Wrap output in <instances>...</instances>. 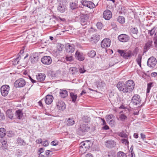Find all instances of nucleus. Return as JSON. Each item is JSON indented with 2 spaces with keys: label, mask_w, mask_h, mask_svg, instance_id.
I'll return each instance as SVG.
<instances>
[{
  "label": "nucleus",
  "mask_w": 157,
  "mask_h": 157,
  "mask_svg": "<svg viewBox=\"0 0 157 157\" xmlns=\"http://www.w3.org/2000/svg\"><path fill=\"white\" fill-rule=\"evenodd\" d=\"M113 116L112 114L109 115L107 116V119H108L107 120H109V121L110 119H111L112 118Z\"/></svg>",
  "instance_id": "obj_63"
},
{
  "label": "nucleus",
  "mask_w": 157,
  "mask_h": 157,
  "mask_svg": "<svg viewBox=\"0 0 157 157\" xmlns=\"http://www.w3.org/2000/svg\"><path fill=\"white\" fill-rule=\"evenodd\" d=\"M75 55L76 58L79 61H82L85 59L83 54L78 51H76Z\"/></svg>",
  "instance_id": "obj_20"
},
{
  "label": "nucleus",
  "mask_w": 157,
  "mask_h": 157,
  "mask_svg": "<svg viewBox=\"0 0 157 157\" xmlns=\"http://www.w3.org/2000/svg\"><path fill=\"white\" fill-rule=\"evenodd\" d=\"M64 46L61 44H58L57 45V48L58 51H61L63 49Z\"/></svg>",
  "instance_id": "obj_46"
},
{
  "label": "nucleus",
  "mask_w": 157,
  "mask_h": 157,
  "mask_svg": "<svg viewBox=\"0 0 157 157\" xmlns=\"http://www.w3.org/2000/svg\"><path fill=\"white\" fill-rule=\"evenodd\" d=\"M52 151L47 150L46 151V155L47 157H50L51 155L49 152H51Z\"/></svg>",
  "instance_id": "obj_55"
},
{
  "label": "nucleus",
  "mask_w": 157,
  "mask_h": 157,
  "mask_svg": "<svg viewBox=\"0 0 157 157\" xmlns=\"http://www.w3.org/2000/svg\"><path fill=\"white\" fill-rule=\"evenodd\" d=\"M51 144L53 146H56L58 144V143L57 141H53L51 143Z\"/></svg>",
  "instance_id": "obj_56"
},
{
  "label": "nucleus",
  "mask_w": 157,
  "mask_h": 157,
  "mask_svg": "<svg viewBox=\"0 0 157 157\" xmlns=\"http://www.w3.org/2000/svg\"><path fill=\"white\" fill-rule=\"evenodd\" d=\"M112 13L109 10H107L104 12L103 17L105 19L109 20L112 17Z\"/></svg>",
  "instance_id": "obj_18"
},
{
  "label": "nucleus",
  "mask_w": 157,
  "mask_h": 157,
  "mask_svg": "<svg viewBox=\"0 0 157 157\" xmlns=\"http://www.w3.org/2000/svg\"><path fill=\"white\" fill-rule=\"evenodd\" d=\"M25 84V80L23 78H21L15 81L14 83V86L16 88L22 87L24 86Z\"/></svg>",
  "instance_id": "obj_5"
},
{
  "label": "nucleus",
  "mask_w": 157,
  "mask_h": 157,
  "mask_svg": "<svg viewBox=\"0 0 157 157\" xmlns=\"http://www.w3.org/2000/svg\"><path fill=\"white\" fill-rule=\"evenodd\" d=\"M70 97L72 102L74 103L75 102L77 98V95L74 93L71 92L70 94Z\"/></svg>",
  "instance_id": "obj_27"
},
{
  "label": "nucleus",
  "mask_w": 157,
  "mask_h": 157,
  "mask_svg": "<svg viewBox=\"0 0 157 157\" xmlns=\"http://www.w3.org/2000/svg\"><path fill=\"white\" fill-rule=\"evenodd\" d=\"M53 99V96L50 95H48L45 97L44 101L46 104L49 105L51 104Z\"/></svg>",
  "instance_id": "obj_21"
},
{
  "label": "nucleus",
  "mask_w": 157,
  "mask_h": 157,
  "mask_svg": "<svg viewBox=\"0 0 157 157\" xmlns=\"http://www.w3.org/2000/svg\"><path fill=\"white\" fill-rule=\"evenodd\" d=\"M105 146L109 148H113L116 145V143L114 140H109L105 142Z\"/></svg>",
  "instance_id": "obj_12"
},
{
  "label": "nucleus",
  "mask_w": 157,
  "mask_h": 157,
  "mask_svg": "<svg viewBox=\"0 0 157 157\" xmlns=\"http://www.w3.org/2000/svg\"><path fill=\"white\" fill-rule=\"evenodd\" d=\"M6 114L7 117L11 119H13V115L11 111L10 110H7L6 112Z\"/></svg>",
  "instance_id": "obj_33"
},
{
  "label": "nucleus",
  "mask_w": 157,
  "mask_h": 157,
  "mask_svg": "<svg viewBox=\"0 0 157 157\" xmlns=\"http://www.w3.org/2000/svg\"><path fill=\"white\" fill-rule=\"evenodd\" d=\"M96 85L98 88H102L105 86V83L104 82L99 81L96 82Z\"/></svg>",
  "instance_id": "obj_29"
},
{
  "label": "nucleus",
  "mask_w": 157,
  "mask_h": 157,
  "mask_svg": "<svg viewBox=\"0 0 157 157\" xmlns=\"http://www.w3.org/2000/svg\"><path fill=\"white\" fill-rule=\"evenodd\" d=\"M87 55L89 57L93 58L96 55V52L93 50H92L88 52Z\"/></svg>",
  "instance_id": "obj_32"
},
{
  "label": "nucleus",
  "mask_w": 157,
  "mask_h": 157,
  "mask_svg": "<svg viewBox=\"0 0 157 157\" xmlns=\"http://www.w3.org/2000/svg\"><path fill=\"white\" fill-rule=\"evenodd\" d=\"M97 26L98 29H101L102 27V24L100 22H98L97 24Z\"/></svg>",
  "instance_id": "obj_51"
},
{
  "label": "nucleus",
  "mask_w": 157,
  "mask_h": 157,
  "mask_svg": "<svg viewBox=\"0 0 157 157\" xmlns=\"http://www.w3.org/2000/svg\"><path fill=\"white\" fill-rule=\"evenodd\" d=\"M48 75L52 78L56 76L55 73L52 70H49L48 71Z\"/></svg>",
  "instance_id": "obj_35"
},
{
  "label": "nucleus",
  "mask_w": 157,
  "mask_h": 157,
  "mask_svg": "<svg viewBox=\"0 0 157 157\" xmlns=\"http://www.w3.org/2000/svg\"><path fill=\"white\" fill-rule=\"evenodd\" d=\"M86 71V70H85L84 68H80L79 69V72L81 73H83Z\"/></svg>",
  "instance_id": "obj_59"
},
{
  "label": "nucleus",
  "mask_w": 157,
  "mask_h": 157,
  "mask_svg": "<svg viewBox=\"0 0 157 157\" xmlns=\"http://www.w3.org/2000/svg\"><path fill=\"white\" fill-rule=\"evenodd\" d=\"M67 124L68 126H72L75 124V121L73 118H69L66 121Z\"/></svg>",
  "instance_id": "obj_30"
},
{
  "label": "nucleus",
  "mask_w": 157,
  "mask_h": 157,
  "mask_svg": "<svg viewBox=\"0 0 157 157\" xmlns=\"http://www.w3.org/2000/svg\"><path fill=\"white\" fill-rule=\"evenodd\" d=\"M16 117L17 119H21L23 116V113L21 109H18L16 111Z\"/></svg>",
  "instance_id": "obj_25"
},
{
  "label": "nucleus",
  "mask_w": 157,
  "mask_h": 157,
  "mask_svg": "<svg viewBox=\"0 0 157 157\" xmlns=\"http://www.w3.org/2000/svg\"><path fill=\"white\" fill-rule=\"evenodd\" d=\"M6 135V130L3 128H0V137H3Z\"/></svg>",
  "instance_id": "obj_34"
},
{
  "label": "nucleus",
  "mask_w": 157,
  "mask_h": 157,
  "mask_svg": "<svg viewBox=\"0 0 157 157\" xmlns=\"http://www.w3.org/2000/svg\"><path fill=\"white\" fill-rule=\"evenodd\" d=\"M10 90V87L7 85H3L1 88V92L2 96H6Z\"/></svg>",
  "instance_id": "obj_6"
},
{
  "label": "nucleus",
  "mask_w": 157,
  "mask_h": 157,
  "mask_svg": "<svg viewBox=\"0 0 157 157\" xmlns=\"http://www.w3.org/2000/svg\"><path fill=\"white\" fill-rule=\"evenodd\" d=\"M2 145L1 148L3 149H6L7 148V141L5 140H3L1 142Z\"/></svg>",
  "instance_id": "obj_36"
},
{
  "label": "nucleus",
  "mask_w": 157,
  "mask_h": 157,
  "mask_svg": "<svg viewBox=\"0 0 157 157\" xmlns=\"http://www.w3.org/2000/svg\"><path fill=\"white\" fill-rule=\"evenodd\" d=\"M117 21L121 24L124 23L125 22V19L124 17L119 16L117 18Z\"/></svg>",
  "instance_id": "obj_38"
},
{
  "label": "nucleus",
  "mask_w": 157,
  "mask_h": 157,
  "mask_svg": "<svg viewBox=\"0 0 157 157\" xmlns=\"http://www.w3.org/2000/svg\"><path fill=\"white\" fill-rule=\"evenodd\" d=\"M117 52L119 53L121 56H122L126 59H128V58L132 57L131 51H128L123 50H118Z\"/></svg>",
  "instance_id": "obj_3"
},
{
  "label": "nucleus",
  "mask_w": 157,
  "mask_h": 157,
  "mask_svg": "<svg viewBox=\"0 0 157 157\" xmlns=\"http://www.w3.org/2000/svg\"><path fill=\"white\" fill-rule=\"evenodd\" d=\"M102 129L103 130H107L109 129V127L107 125H105L104 126L102 127Z\"/></svg>",
  "instance_id": "obj_61"
},
{
  "label": "nucleus",
  "mask_w": 157,
  "mask_h": 157,
  "mask_svg": "<svg viewBox=\"0 0 157 157\" xmlns=\"http://www.w3.org/2000/svg\"><path fill=\"white\" fill-rule=\"evenodd\" d=\"M142 58V55L140 54H139L138 55L137 58L136 59V61L137 64L140 67H141Z\"/></svg>",
  "instance_id": "obj_31"
},
{
  "label": "nucleus",
  "mask_w": 157,
  "mask_h": 157,
  "mask_svg": "<svg viewBox=\"0 0 157 157\" xmlns=\"http://www.w3.org/2000/svg\"><path fill=\"white\" fill-rule=\"evenodd\" d=\"M119 118H120L121 121H124L125 120L127 119V117L124 114H121L120 115Z\"/></svg>",
  "instance_id": "obj_43"
},
{
  "label": "nucleus",
  "mask_w": 157,
  "mask_h": 157,
  "mask_svg": "<svg viewBox=\"0 0 157 157\" xmlns=\"http://www.w3.org/2000/svg\"><path fill=\"white\" fill-rule=\"evenodd\" d=\"M107 121L109 122V124L111 126H113L114 125L115 121L113 120H111L109 121V120H107Z\"/></svg>",
  "instance_id": "obj_49"
},
{
  "label": "nucleus",
  "mask_w": 157,
  "mask_h": 157,
  "mask_svg": "<svg viewBox=\"0 0 157 157\" xmlns=\"http://www.w3.org/2000/svg\"><path fill=\"white\" fill-rule=\"evenodd\" d=\"M111 43V40L109 39L105 38L101 42V46L103 48H106L110 46Z\"/></svg>",
  "instance_id": "obj_7"
},
{
  "label": "nucleus",
  "mask_w": 157,
  "mask_h": 157,
  "mask_svg": "<svg viewBox=\"0 0 157 157\" xmlns=\"http://www.w3.org/2000/svg\"><path fill=\"white\" fill-rule=\"evenodd\" d=\"M118 135L121 137L125 138H128V136L124 131L119 132Z\"/></svg>",
  "instance_id": "obj_40"
},
{
  "label": "nucleus",
  "mask_w": 157,
  "mask_h": 157,
  "mask_svg": "<svg viewBox=\"0 0 157 157\" xmlns=\"http://www.w3.org/2000/svg\"><path fill=\"white\" fill-rule=\"evenodd\" d=\"M66 59L67 61H71L73 60V57L71 56H67L66 57Z\"/></svg>",
  "instance_id": "obj_54"
},
{
  "label": "nucleus",
  "mask_w": 157,
  "mask_h": 157,
  "mask_svg": "<svg viewBox=\"0 0 157 157\" xmlns=\"http://www.w3.org/2000/svg\"><path fill=\"white\" fill-rule=\"evenodd\" d=\"M70 6L72 10H75L78 8V5L76 3L72 2L70 4Z\"/></svg>",
  "instance_id": "obj_37"
},
{
  "label": "nucleus",
  "mask_w": 157,
  "mask_h": 157,
  "mask_svg": "<svg viewBox=\"0 0 157 157\" xmlns=\"http://www.w3.org/2000/svg\"><path fill=\"white\" fill-rule=\"evenodd\" d=\"M65 48L66 52L68 53H73L75 49V45L73 44L70 43L66 44Z\"/></svg>",
  "instance_id": "obj_13"
},
{
  "label": "nucleus",
  "mask_w": 157,
  "mask_h": 157,
  "mask_svg": "<svg viewBox=\"0 0 157 157\" xmlns=\"http://www.w3.org/2000/svg\"><path fill=\"white\" fill-rule=\"evenodd\" d=\"M91 142L89 140H86L80 143V148L81 150L82 148H85L86 150L90 147Z\"/></svg>",
  "instance_id": "obj_15"
},
{
  "label": "nucleus",
  "mask_w": 157,
  "mask_h": 157,
  "mask_svg": "<svg viewBox=\"0 0 157 157\" xmlns=\"http://www.w3.org/2000/svg\"><path fill=\"white\" fill-rule=\"evenodd\" d=\"M139 50L138 48V47H136L132 52L131 51V54L132 56H134L135 55L136 56L139 52Z\"/></svg>",
  "instance_id": "obj_39"
},
{
  "label": "nucleus",
  "mask_w": 157,
  "mask_h": 157,
  "mask_svg": "<svg viewBox=\"0 0 157 157\" xmlns=\"http://www.w3.org/2000/svg\"><path fill=\"white\" fill-rule=\"evenodd\" d=\"M82 4L84 6H86L90 8H93L94 7L95 5L92 2L87 1H82Z\"/></svg>",
  "instance_id": "obj_16"
},
{
  "label": "nucleus",
  "mask_w": 157,
  "mask_h": 157,
  "mask_svg": "<svg viewBox=\"0 0 157 157\" xmlns=\"http://www.w3.org/2000/svg\"><path fill=\"white\" fill-rule=\"evenodd\" d=\"M100 39L99 35L94 34L93 35V37L91 38L90 41L92 43H96Z\"/></svg>",
  "instance_id": "obj_26"
},
{
  "label": "nucleus",
  "mask_w": 157,
  "mask_h": 157,
  "mask_svg": "<svg viewBox=\"0 0 157 157\" xmlns=\"http://www.w3.org/2000/svg\"><path fill=\"white\" fill-rule=\"evenodd\" d=\"M7 136L9 137H12L13 136V134L12 131H8L7 132Z\"/></svg>",
  "instance_id": "obj_53"
},
{
  "label": "nucleus",
  "mask_w": 157,
  "mask_h": 157,
  "mask_svg": "<svg viewBox=\"0 0 157 157\" xmlns=\"http://www.w3.org/2000/svg\"><path fill=\"white\" fill-rule=\"evenodd\" d=\"M29 78L32 83H34L36 82V80L33 79L30 76H29Z\"/></svg>",
  "instance_id": "obj_64"
},
{
  "label": "nucleus",
  "mask_w": 157,
  "mask_h": 157,
  "mask_svg": "<svg viewBox=\"0 0 157 157\" xmlns=\"http://www.w3.org/2000/svg\"><path fill=\"white\" fill-rule=\"evenodd\" d=\"M49 143L48 142L47 140H45L43 142V145L44 146H47L48 145Z\"/></svg>",
  "instance_id": "obj_60"
},
{
  "label": "nucleus",
  "mask_w": 157,
  "mask_h": 157,
  "mask_svg": "<svg viewBox=\"0 0 157 157\" xmlns=\"http://www.w3.org/2000/svg\"><path fill=\"white\" fill-rule=\"evenodd\" d=\"M17 143L20 145L25 146L26 144V142L21 138L18 137L17 140Z\"/></svg>",
  "instance_id": "obj_28"
},
{
  "label": "nucleus",
  "mask_w": 157,
  "mask_h": 157,
  "mask_svg": "<svg viewBox=\"0 0 157 157\" xmlns=\"http://www.w3.org/2000/svg\"><path fill=\"white\" fill-rule=\"evenodd\" d=\"M45 77L46 75L44 74L40 73L36 75V79L38 82H42L44 80Z\"/></svg>",
  "instance_id": "obj_23"
},
{
  "label": "nucleus",
  "mask_w": 157,
  "mask_h": 157,
  "mask_svg": "<svg viewBox=\"0 0 157 157\" xmlns=\"http://www.w3.org/2000/svg\"><path fill=\"white\" fill-rule=\"evenodd\" d=\"M39 56L38 53H34L30 55V60L32 63L34 64L38 61Z\"/></svg>",
  "instance_id": "obj_11"
},
{
  "label": "nucleus",
  "mask_w": 157,
  "mask_h": 157,
  "mask_svg": "<svg viewBox=\"0 0 157 157\" xmlns=\"http://www.w3.org/2000/svg\"><path fill=\"white\" fill-rule=\"evenodd\" d=\"M56 105L57 108L59 110H63L66 108L65 103L62 101H58L56 102Z\"/></svg>",
  "instance_id": "obj_17"
},
{
  "label": "nucleus",
  "mask_w": 157,
  "mask_h": 157,
  "mask_svg": "<svg viewBox=\"0 0 157 157\" xmlns=\"http://www.w3.org/2000/svg\"><path fill=\"white\" fill-rule=\"evenodd\" d=\"M89 17V14H82L80 15L79 21L82 26H85L87 25Z\"/></svg>",
  "instance_id": "obj_2"
},
{
  "label": "nucleus",
  "mask_w": 157,
  "mask_h": 157,
  "mask_svg": "<svg viewBox=\"0 0 157 157\" xmlns=\"http://www.w3.org/2000/svg\"><path fill=\"white\" fill-rule=\"evenodd\" d=\"M108 156L109 157H115V152L113 151H111L108 152Z\"/></svg>",
  "instance_id": "obj_44"
},
{
  "label": "nucleus",
  "mask_w": 157,
  "mask_h": 157,
  "mask_svg": "<svg viewBox=\"0 0 157 157\" xmlns=\"http://www.w3.org/2000/svg\"><path fill=\"white\" fill-rule=\"evenodd\" d=\"M152 41L151 40H148L146 44L144 46V52H146L148 50L151 46Z\"/></svg>",
  "instance_id": "obj_24"
},
{
  "label": "nucleus",
  "mask_w": 157,
  "mask_h": 157,
  "mask_svg": "<svg viewBox=\"0 0 157 157\" xmlns=\"http://www.w3.org/2000/svg\"><path fill=\"white\" fill-rule=\"evenodd\" d=\"M134 82L131 80L127 81L125 83L119 82L117 85L118 89L123 93L125 94L130 93L132 92L134 88Z\"/></svg>",
  "instance_id": "obj_1"
},
{
  "label": "nucleus",
  "mask_w": 157,
  "mask_h": 157,
  "mask_svg": "<svg viewBox=\"0 0 157 157\" xmlns=\"http://www.w3.org/2000/svg\"><path fill=\"white\" fill-rule=\"evenodd\" d=\"M131 31L132 33L137 34L138 33V31L137 28L136 27H134L131 29Z\"/></svg>",
  "instance_id": "obj_42"
},
{
  "label": "nucleus",
  "mask_w": 157,
  "mask_h": 157,
  "mask_svg": "<svg viewBox=\"0 0 157 157\" xmlns=\"http://www.w3.org/2000/svg\"><path fill=\"white\" fill-rule=\"evenodd\" d=\"M155 32V29L154 28L152 29L151 30H149L148 31V33L149 34H150L151 36H152L154 34Z\"/></svg>",
  "instance_id": "obj_50"
},
{
  "label": "nucleus",
  "mask_w": 157,
  "mask_h": 157,
  "mask_svg": "<svg viewBox=\"0 0 157 157\" xmlns=\"http://www.w3.org/2000/svg\"><path fill=\"white\" fill-rule=\"evenodd\" d=\"M141 101V99L139 95L136 94L132 98L131 102L134 105H137L140 104Z\"/></svg>",
  "instance_id": "obj_14"
},
{
  "label": "nucleus",
  "mask_w": 157,
  "mask_h": 157,
  "mask_svg": "<svg viewBox=\"0 0 157 157\" xmlns=\"http://www.w3.org/2000/svg\"><path fill=\"white\" fill-rule=\"evenodd\" d=\"M13 62L15 64H19V58H16L13 59Z\"/></svg>",
  "instance_id": "obj_58"
},
{
  "label": "nucleus",
  "mask_w": 157,
  "mask_h": 157,
  "mask_svg": "<svg viewBox=\"0 0 157 157\" xmlns=\"http://www.w3.org/2000/svg\"><path fill=\"white\" fill-rule=\"evenodd\" d=\"M41 61L44 64L50 65L51 63L52 60L50 56H45L41 58Z\"/></svg>",
  "instance_id": "obj_9"
},
{
  "label": "nucleus",
  "mask_w": 157,
  "mask_h": 157,
  "mask_svg": "<svg viewBox=\"0 0 157 157\" xmlns=\"http://www.w3.org/2000/svg\"><path fill=\"white\" fill-rule=\"evenodd\" d=\"M121 142L122 143L125 144V145H128L129 142L128 140L126 139H123L121 140Z\"/></svg>",
  "instance_id": "obj_47"
},
{
  "label": "nucleus",
  "mask_w": 157,
  "mask_h": 157,
  "mask_svg": "<svg viewBox=\"0 0 157 157\" xmlns=\"http://www.w3.org/2000/svg\"><path fill=\"white\" fill-rule=\"evenodd\" d=\"M117 157H127V156L124 152L120 151L117 153Z\"/></svg>",
  "instance_id": "obj_41"
},
{
  "label": "nucleus",
  "mask_w": 157,
  "mask_h": 157,
  "mask_svg": "<svg viewBox=\"0 0 157 157\" xmlns=\"http://www.w3.org/2000/svg\"><path fill=\"white\" fill-rule=\"evenodd\" d=\"M70 72L71 74L73 75L76 72V68L75 67H71L70 69Z\"/></svg>",
  "instance_id": "obj_48"
},
{
  "label": "nucleus",
  "mask_w": 157,
  "mask_h": 157,
  "mask_svg": "<svg viewBox=\"0 0 157 157\" xmlns=\"http://www.w3.org/2000/svg\"><path fill=\"white\" fill-rule=\"evenodd\" d=\"M154 42L155 47L157 48V36H155L154 38Z\"/></svg>",
  "instance_id": "obj_52"
},
{
  "label": "nucleus",
  "mask_w": 157,
  "mask_h": 157,
  "mask_svg": "<svg viewBox=\"0 0 157 157\" xmlns=\"http://www.w3.org/2000/svg\"><path fill=\"white\" fill-rule=\"evenodd\" d=\"M66 8V6L65 4L62 2L61 1V2L57 6L58 10L61 13H63L65 12Z\"/></svg>",
  "instance_id": "obj_19"
},
{
  "label": "nucleus",
  "mask_w": 157,
  "mask_h": 157,
  "mask_svg": "<svg viewBox=\"0 0 157 157\" xmlns=\"http://www.w3.org/2000/svg\"><path fill=\"white\" fill-rule=\"evenodd\" d=\"M68 95L67 91L65 90L60 89L59 92V96L62 98L66 97Z\"/></svg>",
  "instance_id": "obj_22"
},
{
  "label": "nucleus",
  "mask_w": 157,
  "mask_h": 157,
  "mask_svg": "<svg viewBox=\"0 0 157 157\" xmlns=\"http://www.w3.org/2000/svg\"><path fill=\"white\" fill-rule=\"evenodd\" d=\"M157 63L156 59L153 57H151L148 60L147 64V66L152 68H154L156 65Z\"/></svg>",
  "instance_id": "obj_8"
},
{
  "label": "nucleus",
  "mask_w": 157,
  "mask_h": 157,
  "mask_svg": "<svg viewBox=\"0 0 157 157\" xmlns=\"http://www.w3.org/2000/svg\"><path fill=\"white\" fill-rule=\"evenodd\" d=\"M36 142L38 144H41L42 143V140L41 139H39L36 140Z\"/></svg>",
  "instance_id": "obj_62"
},
{
  "label": "nucleus",
  "mask_w": 157,
  "mask_h": 157,
  "mask_svg": "<svg viewBox=\"0 0 157 157\" xmlns=\"http://www.w3.org/2000/svg\"><path fill=\"white\" fill-rule=\"evenodd\" d=\"M90 129L87 125L83 124L80 125L78 128L77 132L78 134L81 135H82L84 133L88 132Z\"/></svg>",
  "instance_id": "obj_4"
},
{
  "label": "nucleus",
  "mask_w": 157,
  "mask_h": 157,
  "mask_svg": "<svg viewBox=\"0 0 157 157\" xmlns=\"http://www.w3.org/2000/svg\"><path fill=\"white\" fill-rule=\"evenodd\" d=\"M5 119V116L3 113H0V120H2Z\"/></svg>",
  "instance_id": "obj_57"
},
{
  "label": "nucleus",
  "mask_w": 157,
  "mask_h": 157,
  "mask_svg": "<svg viewBox=\"0 0 157 157\" xmlns=\"http://www.w3.org/2000/svg\"><path fill=\"white\" fill-rule=\"evenodd\" d=\"M118 39L121 42H126L129 40L130 37L126 34H122L118 36Z\"/></svg>",
  "instance_id": "obj_10"
},
{
  "label": "nucleus",
  "mask_w": 157,
  "mask_h": 157,
  "mask_svg": "<svg viewBox=\"0 0 157 157\" xmlns=\"http://www.w3.org/2000/svg\"><path fill=\"white\" fill-rule=\"evenodd\" d=\"M152 82H150L147 84V94L149 93L152 87Z\"/></svg>",
  "instance_id": "obj_45"
}]
</instances>
